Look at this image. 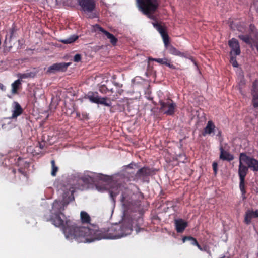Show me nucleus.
Segmentation results:
<instances>
[{"label":"nucleus","mask_w":258,"mask_h":258,"mask_svg":"<svg viewBox=\"0 0 258 258\" xmlns=\"http://www.w3.org/2000/svg\"><path fill=\"white\" fill-rule=\"evenodd\" d=\"M249 29L250 32L249 34H240L238 37L240 40L252 47L253 43L257 41L258 32L254 26L252 25H250Z\"/></svg>","instance_id":"6e6552de"},{"label":"nucleus","mask_w":258,"mask_h":258,"mask_svg":"<svg viewBox=\"0 0 258 258\" xmlns=\"http://www.w3.org/2000/svg\"><path fill=\"white\" fill-rule=\"evenodd\" d=\"M81 180L85 183H88L90 182V180H91V177L88 176V177H86V176H84V177H81Z\"/></svg>","instance_id":"ea45409f"},{"label":"nucleus","mask_w":258,"mask_h":258,"mask_svg":"<svg viewBox=\"0 0 258 258\" xmlns=\"http://www.w3.org/2000/svg\"><path fill=\"white\" fill-rule=\"evenodd\" d=\"M240 179V183H239V187L241 191L242 195H245L246 191L245 190V178H239Z\"/></svg>","instance_id":"c756f323"},{"label":"nucleus","mask_w":258,"mask_h":258,"mask_svg":"<svg viewBox=\"0 0 258 258\" xmlns=\"http://www.w3.org/2000/svg\"><path fill=\"white\" fill-rule=\"evenodd\" d=\"M195 246H197V247L198 248V249L199 250H200L201 251H202V247L199 244V243L198 242V244H196Z\"/></svg>","instance_id":"de8ad7c7"},{"label":"nucleus","mask_w":258,"mask_h":258,"mask_svg":"<svg viewBox=\"0 0 258 258\" xmlns=\"http://www.w3.org/2000/svg\"><path fill=\"white\" fill-rule=\"evenodd\" d=\"M139 9L148 18L154 19L152 15L158 8L160 0H136Z\"/></svg>","instance_id":"20e7f679"},{"label":"nucleus","mask_w":258,"mask_h":258,"mask_svg":"<svg viewBox=\"0 0 258 258\" xmlns=\"http://www.w3.org/2000/svg\"><path fill=\"white\" fill-rule=\"evenodd\" d=\"M155 174L153 168L149 166H144L139 169L135 173L134 171H128L126 178L130 181L138 182L140 180L142 182H149V177Z\"/></svg>","instance_id":"7ed1b4c3"},{"label":"nucleus","mask_w":258,"mask_h":258,"mask_svg":"<svg viewBox=\"0 0 258 258\" xmlns=\"http://www.w3.org/2000/svg\"><path fill=\"white\" fill-rule=\"evenodd\" d=\"M140 229H141L140 228H139L138 227H137L136 228V231L137 233H138L140 231Z\"/></svg>","instance_id":"3c124183"},{"label":"nucleus","mask_w":258,"mask_h":258,"mask_svg":"<svg viewBox=\"0 0 258 258\" xmlns=\"http://www.w3.org/2000/svg\"><path fill=\"white\" fill-rule=\"evenodd\" d=\"M214 130H203L200 135L205 136L208 134L210 135L212 133H214Z\"/></svg>","instance_id":"4c0bfd02"},{"label":"nucleus","mask_w":258,"mask_h":258,"mask_svg":"<svg viewBox=\"0 0 258 258\" xmlns=\"http://www.w3.org/2000/svg\"><path fill=\"white\" fill-rule=\"evenodd\" d=\"M209 247L208 246L206 245H205L204 246H203L202 247V251H207V249H209Z\"/></svg>","instance_id":"49530a36"},{"label":"nucleus","mask_w":258,"mask_h":258,"mask_svg":"<svg viewBox=\"0 0 258 258\" xmlns=\"http://www.w3.org/2000/svg\"><path fill=\"white\" fill-rule=\"evenodd\" d=\"M34 96H35V97H36L37 96V91H35L34 92Z\"/></svg>","instance_id":"864d4df0"},{"label":"nucleus","mask_w":258,"mask_h":258,"mask_svg":"<svg viewBox=\"0 0 258 258\" xmlns=\"http://www.w3.org/2000/svg\"><path fill=\"white\" fill-rule=\"evenodd\" d=\"M71 63L60 62L54 63L49 67L46 71L47 74L55 73L56 72H64Z\"/></svg>","instance_id":"f8f14e48"},{"label":"nucleus","mask_w":258,"mask_h":258,"mask_svg":"<svg viewBox=\"0 0 258 258\" xmlns=\"http://www.w3.org/2000/svg\"><path fill=\"white\" fill-rule=\"evenodd\" d=\"M110 91H111V92H113L112 89H111Z\"/></svg>","instance_id":"6e6d98bb"},{"label":"nucleus","mask_w":258,"mask_h":258,"mask_svg":"<svg viewBox=\"0 0 258 258\" xmlns=\"http://www.w3.org/2000/svg\"><path fill=\"white\" fill-rule=\"evenodd\" d=\"M139 167L138 164L134 163H131L128 165H127L125 168L126 170H127L126 172V177L127 176V172L128 171H134L133 170V169L139 168Z\"/></svg>","instance_id":"c85d7f7f"},{"label":"nucleus","mask_w":258,"mask_h":258,"mask_svg":"<svg viewBox=\"0 0 258 258\" xmlns=\"http://www.w3.org/2000/svg\"><path fill=\"white\" fill-rule=\"evenodd\" d=\"M80 218L82 223L89 224L91 221V218L89 215L85 211H81L80 213Z\"/></svg>","instance_id":"5701e85b"},{"label":"nucleus","mask_w":258,"mask_h":258,"mask_svg":"<svg viewBox=\"0 0 258 258\" xmlns=\"http://www.w3.org/2000/svg\"><path fill=\"white\" fill-rule=\"evenodd\" d=\"M212 167L214 171V174L215 175H216L218 172V164L216 162H213Z\"/></svg>","instance_id":"e433bc0d"},{"label":"nucleus","mask_w":258,"mask_h":258,"mask_svg":"<svg viewBox=\"0 0 258 258\" xmlns=\"http://www.w3.org/2000/svg\"><path fill=\"white\" fill-rule=\"evenodd\" d=\"M51 164L52 167L51 174L52 176H55L58 170V168L57 166H56L54 160H52L51 161Z\"/></svg>","instance_id":"cd10ccee"},{"label":"nucleus","mask_w":258,"mask_h":258,"mask_svg":"<svg viewBox=\"0 0 258 258\" xmlns=\"http://www.w3.org/2000/svg\"><path fill=\"white\" fill-rule=\"evenodd\" d=\"M9 170L10 173H12L13 175L15 176V174H16V171L15 169H9Z\"/></svg>","instance_id":"a18cd8bd"},{"label":"nucleus","mask_w":258,"mask_h":258,"mask_svg":"<svg viewBox=\"0 0 258 258\" xmlns=\"http://www.w3.org/2000/svg\"><path fill=\"white\" fill-rule=\"evenodd\" d=\"M236 55H231L230 63L232 64L234 67H237L238 64L236 61Z\"/></svg>","instance_id":"f704fd0d"},{"label":"nucleus","mask_w":258,"mask_h":258,"mask_svg":"<svg viewBox=\"0 0 258 258\" xmlns=\"http://www.w3.org/2000/svg\"><path fill=\"white\" fill-rule=\"evenodd\" d=\"M166 66H167V67H168L169 68H171V69H175V67L171 63V62H170V60H167L166 64Z\"/></svg>","instance_id":"79ce46f5"},{"label":"nucleus","mask_w":258,"mask_h":258,"mask_svg":"<svg viewBox=\"0 0 258 258\" xmlns=\"http://www.w3.org/2000/svg\"><path fill=\"white\" fill-rule=\"evenodd\" d=\"M86 98L91 102L104 105L106 106H110L111 102L108 101L107 97H101L97 92H89L86 95Z\"/></svg>","instance_id":"9d476101"},{"label":"nucleus","mask_w":258,"mask_h":258,"mask_svg":"<svg viewBox=\"0 0 258 258\" xmlns=\"http://www.w3.org/2000/svg\"><path fill=\"white\" fill-rule=\"evenodd\" d=\"M253 6L258 13V0H255L254 1Z\"/></svg>","instance_id":"c03bdc74"},{"label":"nucleus","mask_w":258,"mask_h":258,"mask_svg":"<svg viewBox=\"0 0 258 258\" xmlns=\"http://www.w3.org/2000/svg\"><path fill=\"white\" fill-rule=\"evenodd\" d=\"M72 228L67 229L68 236L76 238L78 242H91L101 239H117L130 234L133 231L129 224H115L112 225L107 230H99L96 225H90L89 227Z\"/></svg>","instance_id":"f257e3e1"},{"label":"nucleus","mask_w":258,"mask_h":258,"mask_svg":"<svg viewBox=\"0 0 258 258\" xmlns=\"http://www.w3.org/2000/svg\"><path fill=\"white\" fill-rule=\"evenodd\" d=\"M152 24L161 34L164 42V44H167V43L168 41L169 38L167 33L166 32L165 27L158 23L153 22Z\"/></svg>","instance_id":"ddd939ff"},{"label":"nucleus","mask_w":258,"mask_h":258,"mask_svg":"<svg viewBox=\"0 0 258 258\" xmlns=\"http://www.w3.org/2000/svg\"><path fill=\"white\" fill-rule=\"evenodd\" d=\"M152 60L153 61H156L160 64H166L168 59L164 58H152Z\"/></svg>","instance_id":"72a5a7b5"},{"label":"nucleus","mask_w":258,"mask_h":258,"mask_svg":"<svg viewBox=\"0 0 258 258\" xmlns=\"http://www.w3.org/2000/svg\"><path fill=\"white\" fill-rule=\"evenodd\" d=\"M240 154L241 155V160L244 161V164L247 165L248 168L254 172H257L258 160L247 156L245 153H241Z\"/></svg>","instance_id":"9b49d317"},{"label":"nucleus","mask_w":258,"mask_h":258,"mask_svg":"<svg viewBox=\"0 0 258 258\" xmlns=\"http://www.w3.org/2000/svg\"><path fill=\"white\" fill-rule=\"evenodd\" d=\"M28 152H31L33 156L38 155L42 153L41 150L38 147V145L36 144L34 147L30 146L27 149Z\"/></svg>","instance_id":"b1692460"},{"label":"nucleus","mask_w":258,"mask_h":258,"mask_svg":"<svg viewBox=\"0 0 258 258\" xmlns=\"http://www.w3.org/2000/svg\"><path fill=\"white\" fill-rule=\"evenodd\" d=\"M159 103L160 105V111L167 115H172L174 114L176 107V104L171 99H160Z\"/></svg>","instance_id":"0eeeda50"},{"label":"nucleus","mask_w":258,"mask_h":258,"mask_svg":"<svg viewBox=\"0 0 258 258\" xmlns=\"http://www.w3.org/2000/svg\"><path fill=\"white\" fill-rule=\"evenodd\" d=\"M187 222L182 219H179L175 220V228L178 233H182L187 227Z\"/></svg>","instance_id":"aec40b11"},{"label":"nucleus","mask_w":258,"mask_h":258,"mask_svg":"<svg viewBox=\"0 0 258 258\" xmlns=\"http://www.w3.org/2000/svg\"><path fill=\"white\" fill-rule=\"evenodd\" d=\"M16 31L17 29H16L15 25L13 24L12 28L9 29V34H7L6 35L5 41L8 40L10 41L14 36V34L16 33Z\"/></svg>","instance_id":"a878e982"},{"label":"nucleus","mask_w":258,"mask_h":258,"mask_svg":"<svg viewBox=\"0 0 258 258\" xmlns=\"http://www.w3.org/2000/svg\"><path fill=\"white\" fill-rule=\"evenodd\" d=\"M65 216L62 212H51V215L49 216L45 215L44 218L47 221H50L52 224L56 227H61L63 230V233L67 239L69 240L74 239L78 242L76 238H71L68 236L67 229L68 230L71 229L72 228L85 227L84 226H78L76 223L71 221L70 220H66L65 222L62 217L64 218Z\"/></svg>","instance_id":"f03ea898"},{"label":"nucleus","mask_w":258,"mask_h":258,"mask_svg":"<svg viewBox=\"0 0 258 258\" xmlns=\"http://www.w3.org/2000/svg\"><path fill=\"white\" fill-rule=\"evenodd\" d=\"M107 90L108 91V90L104 85L102 86L99 89V91L102 93H105Z\"/></svg>","instance_id":"37998d69"},{"label":"nucleus","mask_w":258,"mask_h":258,"mask_svg":"<svg viewBox=\"0 0 258 258\" xmlns=\"http://www.w3.org/2000/svg\"><path fill=\"white\" fill-rule=\"evenodd\" d=\"M119 194V189L118 187L113 188L110 190V195L112 199H114Z\"/></svg>","instance_id":"473e14b6"},{"label":"nucleus","mask_w":258,"mask_h":258,"mask_svg":"<svg viewBox=\"0 0 258 258\" xmlns=\"http://www.w3.org/2000/svg\"><path fill=\"white\" fill-rule=\"evenodd\" d=\"M78 38L77 35H73L66 39H61L59 41L63 44H71L75 42Z\"/></svg>","instance_id":"393cba45"},{"label":"nucleus","mask_w":258,"mask_h":258,"mask_svg":"<svg viewBox=\"0 0 258 258\" xmlns=\"http://www.w3.org/2000/svg\"><path fill=\"white\" fill-rule=\"evenodd\" d=\"M169 39L167 43V44H164L166 48L168 50L169 53L171 54L180 56V57H184V54L183 53L181 52L179 50H178L176 48H175L173 46L171 45H169Z\"/></svg>","instance_id":"412c9836"},{"label":"nucleus","mask_w":258,"mask_h":258,"mask_svg":"<svg viewBox=\"0 0 258 258\" xmlns=\"http://www.w3.org/2000/svg\"><path fill=\"white\" fill-rule=\"evenodd\" d=\"M37 91H40L41 92V93L42 94L43 93V91L39 89H37Z\"/></svg>","instance_id":"5fc2aeb1"},{"label":"nucleus","mask_w":258,"mask_h":258,"mask_svg":"<svg viewBox=\"0 0 258 258\" xmlns=\"http://www.w3.org/2000/svg\"><path fill=\"white\" fill-rule=\"evenodd\" d=\"M229 45L231 50L230 55H239L241 51L238 41L235 38H232L229 41Z\"/></svg>","instance_id":"4468645a"},{"label":"nucleus","mask_w":258,"mask_h":258,"mask_svg":"<svg viewBox=\"0 0 258 258\" xmlns=\"http://www.w3.org/2000/svg\"><path fill=\"white\" fill-rule=\"evenodd\" d=\"M71 192V195L67 199V192L63 194V200L64 201H55L53 203L52 210L51 212H62L64 210V206L67 205L69 202L73 200L74 198L73 197V190H70L67 193Z\"/></svg>","instance_id":"1a4fd4ad"},{"label":"nucleus","mask_w":258,"mask_h":258,"mask_svg":"<svg viewBox=\"0 0 258 258\" xmlns=\"http://www.w3.org/2000/svg\"><path fill=\"white\" fill-rule=\"evenodd\" d=\"M215 126L212 121L209 120L204 129H214Z\"/></svg>","instance_id":"c9c22d12"},{"label":"nucleus","mask_w":258,"mask_h":258,"mask_svg":"<svg viewBox=\"0 0 258 258\" xmlns=\"http://www.w3.org/2000/svg\"><path fill=\"white\" fill-rule=\"evenodd\" d=\"M257 218H258L257 210L254 211L253 210H248L245 214L244 222L247 225H248L251 223L252 219Z\"/></svg>","instance_id":"6ab92c4d"},{"label":"nucleus","mask_w":258,"mask_h":258,"mask_svg":"<svg viewBox=\"0 0 258 258\" xmlns=\"http://www.w3.org/2000/svg\"><path fill=\"white\" fill-rule=\"evenodd\" d=\"M187 240L190 241L191 244L195 246L196 244H198L197 239L192 236H184L182 238L183 242H185Z\"/></svg>","instance_id":"7c9ffc66"},{"label":"nucleus","mask_w":258,"mask_h":258,"mask_svg":"<svg viewBox=\"0 0 258 258\" xmlns=\"http://www.w3.org/2000/svg\"><path fill=\"white\" fill-rule=\"evenodd\" d=\"M5 89V88L4 87V86L0 83V90H4Z\"/></svg>","instance_id":"09e8293b"},{"label":"nucleus","mask_w":258,"mask_h":258,"mask_svg":"<svg viewBox=\"0 0 258 258\" xmlns=\"http://www.w3.org/2000/svg\"><path fill=\"white\" fill-rule=\"evenodd\" d=\"M14 109L13 110L12 118H15L20 115L23 110L20 105L17 102H14L13 103Z\"/></svg>","instance_id":"4be33fe9"},{"label":"nucleus","mask_w":258,"mask_h":258,"mask_svg":"<svg viewBox=\"0 0 258 258\" xmlns=\"http://www.w3.org/2000/svg\"><path fill=\"white\" fill-rule=\"evenodd\" d=\"M243 161L241 160V155H239V165L238 167V175L239 178H245L248 172V166L244 165Z\"/></svg>","instance_id":"dca6fc26"},{"label":"nucleus","mask_w":258,"mask_h":258,"mask_svg":"<svg viewBox=\"0 0 258 258\" xmlns=\"http://www.w3.org/2000/svg\"><path fill=\"white\" fill-rule=\"evenodd\" d=\"M205 252H206L208 254H209L210 255H211V251L210 250V249H207V251H206Z\"/></svg>","instance_id":"8fccbe9b"},{"label":"nucleus","mask_w":258,"mask_h":258,"mask_svg":"<svg viewBox=\"0 0 258 258\" xmlns=\"http://www.w3.org/2000/svg\"><path fill=\"white\" fill-rule=\"evenodd\" d=\"M36 144L38 145V147H39V148L42 151L43 150H44L47 146V143L45 140V137L43 136V139H42V141L41 142H37Z\"/></svg>","instance_id":"2f4dec72"},{"label":"nucleus","mask_w":258,"mask_h":258,"mask_svg":"<svg viewBox=\"0 0 258 258\" xmlns=\"http://www.w3.org/2000/svg\"><path fill=\"white\" fill-rule=\"evenodd\" d=\"M21 84V81L20 79L16 80L14 83L12 84V93L13 94H15L17 93V90Z\"/></svg>","instance_id":"bb28decb"},{"label":"nucleus","mask_w":258,"mask_h":258,"mask_svg":"<svg viewBox=\"0 0 258 258\" xmlns=\"http://www.w3.org/2000/svg\"><path fill=\"white\" fill-rule=\"evenodd\" d=\"M219 150L220 151L219 156L220 159L228 162H230L234 159V156L230 154L229 152L225 151L222 145H220Z\"/></svg>","instance_id":"f3484780"},{"label":"nucleus","mask_w":258,"mask_h":258,"mask_svg":"<svg viewBox=\"0 0 258 258\" xmlns=\"http://www.w3.org/2000/svg\"><path fill=\"white\" fill-rule=\"evenodd\" d=\"M9 160L12 164L20 167L18 171V174L26 179L28 178L27 173L24 169L29 167V162L26 161L24 158L19 157L17 155L10 158Z\"/></svg>","instance_id":"39448f33"},{"label":"nucleus","mask_w":258,"mask_h":258,"mask_svg":"<svg viewBox=\"0 0 258 258\" xmlns=\"http://www.w3.org/2000/svg\"><path fill=\"white\" fill-rule=\"evenodd\" d=\"M79 5L82 10L88 15L90 18L97 17V15L94 12L96 8V4L94 0H78Z\"/></svg>","instance_id":"423d86ee"},{"label":"nucleus","mask_w":258,"mask_h":258,"mask_svg":"<svg viewBox=\"0 0 258 258\" xmlns=\"http://www.w3.org/2000/svg\"><path fill=\"white\" fill-rule=\"evenodd\" d=\"M81 59V55L79 54H76L74 57V61L75 62H79Z\"/></svg>","instance_id":"a19ab883"},{"label":"nucleus","mask_w":258,"mask_h":258,"mask_svg":"<svg viewBox=\"0 0 258 258\" xmlns=\"http://www.w3.org/2000/svg\"><path fill=\"white\" fill-rule=\"evenodd\" d=\"M244 84V80H241V81H240V85H243Z\"/></svg>","instance_id":"603ef678"},{"label":"nucleus","mask_w":258,"mask_h":258,"mask_svg":"<svg viewBox=\"0 0 258 258\" xmlns=\"http://www.w3.org/2000/svg\"><path fill=\"white\" fill-rule=\"evenodd\" d=\"M94 28L95 31L99 30L103 33L107 37V38L110 40V42L112 45H116L117 42V39L113 34L106 31L98 24L94 25Z\"/></svg>","instance_id":"2eb2a0df"},{"label":"nucleus","mask_w":258,"mask_h":258,"mask_svg":"<svg viewBox=\"0 0 258 258\" xmlns=\"http://www.w3.org/2000/svg\"><path fill=\"white\" fill-rule=\"evenodd\" d=\"M251 94L253 106L254 108L258 107V83L256 81L253 83Z\"/></svg>","instance_id":"a211bd4d"},{"label":"nucleus","mask_w":258,"mask_h":258,"mask_svg":"<svg viewBox=\"0 0 258 258\" xmlns=\"http://www.w3.org/2000/svg\"><path fill=\"white\" fill-rule=\"evenodd\" d=\"M31 76V74L28 73H24V74H20V79H25V78H29Z\"/></svg>","instance_id":"58836bf2"}]
</instances>
